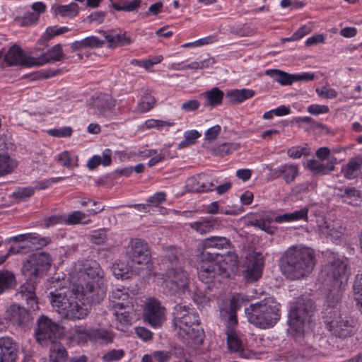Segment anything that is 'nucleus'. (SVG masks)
<instances>
[{
	"instance_id": "nucleus-8",
	"label": "nucleus",
	"mask_w": 362,
	"mask_h": 362,
	"mask_svg": "<svg viewBox=\"0 0 362 362\" xmlns=\"http://www.w3.org/2000/svg\"><path fill=\"white\" fill-rule=\"evenodd\" d=\"M350 275L351 267L349 259L345 257L334 256L323 267L319 280L324 286H346Z\"/></svg>"
},
{
	"instance_id": "nucleus-27",
	"label": "nucleus",
	"mask_w": 362,
	"mask_h": 362,
	"mask_svg": "<svg viewBox=\"0 0 362 362\" xmlns=\"http://www.w3.org/2000/svg\"><path fill=\"white\" fill-rule=\"evenodd\" d=\"M221 224L218 218H205L189 223V227L197 233L204 235L210 233Z\"/></svg>"
},
{
	"instance_id": "nucleus-58",
	"label": "nucleus",
	"mask_w": 362,
	"mask_h": 362,
	"mask_svg": "<svg viewBox=\"0 0 362 362\" xmlns=\"http://www.w3.org/2000/svg\"><path fill=\"white\" fill-rule=\"evenodd\" d=\"M124 355V352L122 349H112L107 352L103 356V360L105 362H112L121 359Z\"/></svg>"
},
{
	"instance_id": "nucleus-50",
	"label": "nucleus",
	"mask_w": 362,
	"mask_h": 362,
	"mask_svg": "<svg viewBox=\"0 0 362 362\" xmlns=\"http://www.w3.org/2000/svg\"><path fill=\"white\" fill-rule=\"evenodd\" d=\"M57 160L61 165L67 168L78 166L77 161L74 162L72 160L71 154L68 151H64L59 153L57 156Z\"/></svg>"
},
{
	"instance_id": "nucleus-44",
	"label": "nucleus",
	"mask_w": 362,
	"mask_h": 362,
	"mask_svg": "<svg viewBox=\"0 0 362 362\" xmlns=\"http://www.w3.org/2000/svg\"><path fill=\"white\" fill-rule=\"evenodd\" d=\"M227 344L229 350L232 352H242L243 341L239 334L234 333L227 335Z\"/></svg>"
},
{
	"instance_id": "nucleus-64",
	"label": "nucleus",
	"mask_w": 362,
	"mask_h": 362,
	"mask_svg": "<svg viewBox=\"0 0 362 362\" xmlns=\"http://www.w3.org/2000/svg\"><path fill=\"white\" fill-rule=\"evenodd\" d=\"M315 91L320 97L325 99L335 98L337 96V92L334 88H327L325 86L316 88Z\"/></svg>"
},
{
	"instance_id": "nucleus-60",
	"label": "nucleus",
	"mask_w": 362,
	"mask_h": 362,
	"mask_svg": "<svg viewBox=\"0 0 362 362\" xmlns=\"http://www.w3.org/2000/svg\"><path fill=\"white\" fill-rule=\"evenodd\" d=\"M73 130L70 127H64L60 129H51L48 130V134L54 137H70Z\"/></svg>"
},
{
	"instance_id": "nucleus-46",
	"label": "nucleus",
	"mask_w": 362,
	"mask_h": 362,
	"mask_svg": "<svg viewBox=\"0 0 362 362\" xmlns=\"http://www.w3.org/2000/svg\"><path fill=\"white\" fill-rule=\"evenodd\" d=\"M141 3V0L124 1L122 3L115 2L112 4V7L118 11L131 12L136 11L139 7Z\"/></svg>"
},
{
	"instance_id": "nucleus-9",
	"label": "nucleus",
	"mask_w": 362,
	"mask_h": 362,
	"mask_svg": "<svg viewBox=\"0 0 362 362\" xmlns=\"http://www.w3.org/2000/svg\"><path fill=\"white\" fill-rule=\"evenodd\" d=\"M314 312V304L310 299H299L290 310L288 326L289 332L294 337H301L305 327L310 322Z\"/></svg>"
},
{
	"instance_id": "nucleus-59",
	"label": "nucleus",
	"mask_w": 362,
	"mask_h": 362,
	"mask_svg": "<svg viewBox=\"0 0 362 362\" xmlns=\"http://www.w3.org/2000/svg\"><path fill=\"white\" fill-rule=\"evenodd\" d=\"M192 299L197 305L202 306L206 305L209 302V298L198 288L194 291Z\"/></svg>"
},
{
	"instance_id": "nucleus-55",
	"label": "nucleus",
	"mask_w": 362,
	"mask_h": 362,
	"mask_svg": "<svg viewBox=\"0 0 362 362\" xmlns=\"http://www.w3.org/2000/svg\"><path fill=\"white\" fill-rule=\"evenodd\" d=\"M69 30L70 29L67 27L58 28L57 26H49L46 29L43 37L46 40H49L54 37L65 33Z\"/></svg>"
},
{
	"instance_id": "nucleus-51",
	"label": "nucleus",
	"mask_w": 362,
	"mask_h": 362,
	"mask_svg": "<svg viewBox=\"0 0 362 362\" xmlns=\"http://www.w3.org/2000/svg\"><path fill=\"white\" fill-rule=\"evenodd\" d=\"M34 193L35 189L33 187H19L13 192L12 197L17 200L24 201L32 197Z\"/></svg>"
},
{
	"instance_id": "nucleus-42",
	"label": "nucleus",
	"mask_w": 362,
	"mask_h": 362,
	"mask_svg": "<svg viewBox=\"0 0 362 362\" xmlns=\"http://www.w3.org/2000/svg\"><path fill=\"white\" fill-rule=\"evenodd\" d=\"M156 99L153 95L148 93H144L138 103L137 111L139 112H146L154 107Z\"/></svg>"
},
{
	"instance_id": "nucleus-20",
	"label": "nucleus",
	"mask_w": 362,
	"mask_h": 362,
	"mask_svg": "<svg viewBox=\"0 0 362 362\" xmlns=\"http://www.w3.org/2000/svg\"><path fill=\"white\" fill-rule=\"evenodd\" d=\"M116 100L107 93H96L93 95L89 102V105L94 110L95 114L105 115V113L114 107Z\"/></svg>"
},
{
	"instance_id": "nucleus-13",
	"label": "nucleus",
	"mask_w": 362,
	"mask_h": 362,
	"mask_svg": "<svg viewBox=\"0 0 362 362\" xmlns=\"http://www.w3.org/2000/svg\"><path fill=\"white\" fill-rule=\"evenodd\" d=\"M127 255L133 264L146 266L151 261V253L146 242L140 238H132L127 247Z\"/></svg>"
},
{
	"instance_id": "nucleus-45",
	"label": "nucleus",
	"mask_w": 362,
	"mask_h": 362,
	"mask_svg": "<svg viewBox=\"0 0 362 362\" xmlns=\"http://www.w3.org/2000/svg\"><path fill=\"white\" fill-rule=\"evenodd\" d=\"M201 135V133H199L197 130L193 129L186 131L184 133L185 139L178 144V148L181 149L194 144L197 139H199Z\"/></svg>"
},
{
	"instance_id": "nucleus-16",
	"label": "nucleus",
	"mask_w": 362,
	"mask_h": 362,
	"mask_svg": "<svg viewBox=\"0 0 362 362\" xmlns=\"http://www.w3.org/2000/svg\"><path fill=\"white\" fill-rule=\"evenodd\" d=\"M246 269L244 272L247 282L258 280L262 274L264 258L260 253L253 252L246 257Z\"/></svg>"
},
{
	"instance_id": "nucleus-33",
	"label": "nucleus",
	"mask_w": 362,
	"mask_h": 362,
	"mask_svg": "<svg viewBox=\"0 0 362 362\" xmlns=\"http://www.w3.org/2000/svg\"><path fill=\"white\" fill-rule=\"evenodd\" d=\"M115 334L106 328H95L90 330V340L100 344H108L113 341Z\"/></svg>"
},
{
	"instance_id": "nucleus-21",
	"label": "nucleus",
	"mask_w": 362,
	"mask_h": 362,
	"mask_svg": "<svg viewBox=\"0 0 362 362\" xmlns=\"http://www.w3.org/2000/svg\"><path fill=\"white\" fill-rule=\"evenodd\" d=\"M110 309H132L133 301L126 289L116 288L109 297Z\"/></svg>"
},
{
	"instance_id": "nucleus-1",
	"label": "nucleus",
	"mask_w": 362,
	"mask_h": 362,
	"mask_svg": "<svg viewBox=\"0 0 362 362\" xmlns=\"http://www.w3.org/2000/svg\"><path fill=\"white\" fill-rule=\"evenodd\" d=\"M51 263L50 256L45 252L33 254L23 263L21 272L26 281L19 287L18 295L26 302L32 311L39 310L35 294V279L49 269Z\"/></svg>"
},
{
	"instance_id": "nucleus-15",
	"label": "nucleus",
	"mask_w": 362,
	"mask_h": 362,
	"mask_svg": "<svg viewBox=\"0 0 362 362\" xmlns=\"http://www.w3.org/2000/svg\"><path fill=\"white\" fill-rule=\"evenodd\" d=\"M165 310L158 300L149 299L144 309V319L151 327H160L165 319Z\"/></svg>"
},
{
	"instance_id": "nucleus-47",
	"label": "nucleus",
	"mask_w": 362,
	"mask_h": 362,
	"mask_svg": "<svg viewBox=\"0 0 362 362\" xmlns=\"http://www.w3.org/2000/svg\"><path fill=\"white\" fill-rule=\"evenodd\" d=\"M182 252L180 248L175 247H170L166 250L165 257L168 259L170 267H175V265H181L180 257ZM169 267V266H168Z\"/></svg>"
},
{
	"instance_id": "nucleus-2",
	"label": "nucleus",
	"mask_w": 362,
	"mask_h": 362,
	"mask_svg": "<svg viewBox=\"0 0 362 362\" xmlns=\"http://www.w3.org/2000/svg\"><path fill=\"white\" fill-rule=\"evenodd\" d=\"M315 254L313 249L301 245L288 247L280 258L282 274L291 280H299L309 276L315 266Z\"/></svg>"
},
{
	"instance_id": "nucleus-62",
	"label": "nucleus",
	"mask_w": 362,
	"mask_h": 362,
	"mask_svg": "<svg viewBox=\"0 0 362 362\" xmlns=\"http://www.w3.org/2000/svg\"><path fill=\"white\" fill-rule=\"evenodd\" d=\"M64 215H54L49 217H46L43 219V225L45 228L54 226L59 223H64Z\"/></svg>"
},
{
	"instance_id": "nucleus-26",
	"label": "nucleus",
	"mask_w": 362,
	"mask_h": 362,
	"mask_svg": "<svg viewBox=\"0 0 362 362\" xmlns=\"http://www.w3.org/2000/svg\"><path fill=\"white\" fill-rule=\"evenodd\" d=\"M335 164V158L329 160L326 163L317 160L310 159L308 160L305 168L315 175H325L334 170Z\"/></svg>"
},
{
	"instance_id": "nucleus-57",
	"label": "nucleus",
	"mask_w": 362,
	"mask_h": 362,
	"mask_svg": "<svg viewBox=\"0 0 362 362\" xmlns=\"http://www.w3.org/2000/svg\"><path fill=\"white\" fill-rule=\"evenodd\" d=\"M175 123L170 121H163L159 119H148L146 122V126L147 128H156L158 130L162 129L165 127H170L174 126Z\"/></svg>"
},
{
	"instance_id": "nucleus-19",
	"label": "nucleus",
	"mask_w": 362,
	"mask_h": 362,
	"mask_svg": "<svg viewBox=\"0 0 362 362\" xmlns=\"http://www.w3.org/2000/svg\"><path fill=\"white\" fill-rule=\"evenodd\" d=\"M4 60L10 66H34V57L26 56L21 48L16 45L9 48L4 56Z\"/></svg>"
},
{
	"instance_id": "nucleus-49",
	"label": "nucleus",
	"mask_w": 362,
	"mask_h": 362,
	"mask_svg": "<svg viewBox=\"0 0 362 362\" xmlns=\"http://www.w3.org/2000/svg\"><path fill=\"white\" fill-rule=\"evenodd\" d=\"M49 241L48 238H41L37 234L30 233L28 245H30L29 247L32 246L33 250H38L46 246Z\"/></svg>"
},
{
	"instance_id": "nucleus-52",
	"label": "nucleus",
	"mask_w": 362,
	"mask_h": 362,
	"mask_svg": "<svg viewBox=\"0 0 362 362\" xmlns=\"http://www.w3.org/2000/svg\"><path fill=\"white\" fill-rule=\"evenodd\" d=\"M310 154V150L307 145L305 146H292L287 150V155L291 158L298 159L302 156H308Z\"/></svg>"
},
{
	"instance_id": "nucleus-12",
	"label": "nucleus",
	"mask_w": 362,
	"mask_h": 362,
	"mask_svg": "<svg viewBox=\"0 0 362 362\" xmlns=\"http://www.w3.org/2000/svg\"><path fill=\"white\" fill-rule=\"evenodd\" d=\"M163 286L171 292H177L188 287L189 276L181 265L169 267L163 274Z\"/></svg>"
},
{
	"instance_id": "nucleus-4",
	"label": "nucleus",
	"mask_w": 362,
	"mask_h": 362,
	"mask_svg": "<svg viewBox=\"0 0 362 362\" xmlns=\"http://www.w3.org/2000/svg\"><path fill=\"white\" fill-rule=\"evenodd\" d=\"M50 303L53 309L63 319L76 320L84 319L89 313L88 309L81 305V301L87 295L82 293L74 285L70 288H63L50 292Z\"/></svg>"
},
{
	"instance_id": "nucleus-40",
	"label": "nucleus",
	"mask_w": 362,
	"mask_h": 362,
	"mask_svg": "<svg viewBox=\"0 0 362 362\" xmlns=\"http://www.w3.org/2000/svg\"><path fill=\"white\" fill-rule=\"evenodd\" d=\"M273 218L269 216H263L257 219L252 220L251 225L265 231L268 234L273 235L275 233L276 228L272 226L271 223L273 221Z\"/></svg>"
},
{
	"instance_id": "nucleus-29",
	"label": "nucleus",
	"mask_w": 362,
	"mask_h": 362,
	"mask_svg": "<svg viewBox=\"0 0 362 362\" xmlns=\"http://www.w3.org/2000/svg\"><path fill=\"white\" fill-rule=\"evenodd\" d=\"M327 291L326 295V302L330 310L333 309L340 301L341 298L342 290L345 286H337V284H329V286H324Z\"/></svg>"
},
{
	"instance_id": "nucleus-10",
	"label": "nucleus",
	"mask_w": 362,
	"mask_h": 362,
	"mask_svg": "<svg viewBox=\"0 0 362 362\" xmlns=\"http://www.w3.org/2000/svg\"><path fill=\"white\" fill-rule=\"evenodd\" d=\"M326 323L332 334L339 338L350 337L354 332L355 323L352 319L343 316L337 310L326 311Z\"/></svg>"
},
{
	"instance_id": "nucleus-7",
	"label": "nucleus",
	"mask_w": 362,
	"mask_h": 362,
	"mask_svg": "<svg viewBox=\"0 0 362 362\" xmlns=\"http://www.w3.org/2000/svg\"><path fill=\"white\" fill-rule=\"evenodd\" d=\"M279 305L273 298L251 304L245 309L247 318L251 324L261 329L273 327L279 319Z\"/></svg>"
},
{
	"instance_id": "nucleus-31",
	"label": "nucleus",
	"mask_w": 362,
	"mask_h": 362,
	"mask_svg": "<svg viewBox=\"0 0 362 362\" xmlns=\"http://www.w3.org/2000/svg\"><path fill=\"white\" fill-rule=\"evenodd\" d=\"M129 309H112L117 329L124 331L132 324Z\"/></svg>"
},
{
	"instance_id": "nucleus-32",
	"label": "nucleus",
	"mask_w": 362,
	"mask_h": 362,
	"mask_svg": "<svg viewBox=\"0 0 362 362\" xmlns=\"http://www.w3.org/2000/svg\"><path fill=\"white\" fill-rule=\"evenodd\" d=\"M362 167V156H358L350 159L342 168L341 173L347 179H354L358 176Z\"/></svg>"
},
{
	"instance_id": "nucleus-5",
	"label": "nucleus",
	"mask_w": 362,
	"mask_h": 362,
	"mask_svg": "<svg viewBox=\"0 0 362 362\" xmlns=\"http://www.w3.org/2000/svg\"><path fill=\"white\" fill-rule=\"evenodd\" d=\"M75 287L87 295L88 302L100 303L106 295L103 272L95 262L85 263L78 271V280Z\"/></svg>"
},
{
	"instance_id": "nucleus-61",
	"label": "nucleus",
	"mask_w": 362,
	"mask_h": 362,
	"mask_svg": "<svg viewBox=\"0 0 362 362\" xmlns=\"http://www.w3.org/2000/svg\"><path fill=\"white\" fill-rule=\"evenodd\" d=\"M85 48L101 47L105 44L104 40H100L95 36L87 37L82 40Z\"/></svg>"
},
{
	"instance_id": "nucleus-30",
	"label": "nucleus",
	"mask_w": 362,
	"mask_h": 362,
	"mask_svg": "<svg viewBox=\"0 0 362 362\" xmlns=\"http://www.w3.org/2000/svg\"><path fill=\"white\" fill-rule=\"evenodd\" d=\"M308 209L306 207L302 208L300 210H296L292 213H286L282 215H279L274 217V221L278 223L284 222H293L300 220L308 221Z\"/></svg>"
},
{
	"instance_id": "nucleus-43",
	"label": "nucleus",
	"mask_w": 362,
	"mask_h": 362,
	"mask_svg": "<svg viewBox=\"0 0 362 362\" xmlns=\"http://www.w3.org/2000/svg\"><path fill=\"white\" fill-rule=\"evenodd\" d=\"M255 298L256 296L255 295L245 296L241 293L234 295L230 299V312H234L236 313V310L240 308L244 302H248L252 298Z\"/></svg>"
},
{
	"instance_id": "nucleus-41",
	"label": "nucleus",
	"mask_w": 362,
	"mask_h": 362,
	"mask_svg": "<svg viewBox=\"0 0 362 362\" xmlns=\"http://www.w3.org/2000/svg\"><path fill=\"white\" fill-rule=\"evenodd\" d=\"M56 14H60L64 17H74L78 13V6L76 3H71L68 5L57 6L54 11Z\"/></svg>"
},
{
	"instance_id": "nucleus-63",
	"label": "nucleus",
	"mask_w": 362,
	"mask_h": 362,
	"mask_svg": "<svg viewBox=\"0 0 362 362\" xmlns=\"http://www.w3.org/2000/svg\"><path fill=\"white\" fill-rule=\"evenodd\" d=\"M354 296L358 303L362 301V272L358 274L356 277V281L354 286Z\"/></svg>"
},
{
	"instance_id": "nucleus-3",
	"label": "nucleus",
	"mask_w": 362,
	"mask_h": 362,
	"mask_svg": "<svg viewBox=\"0 0 362 362\" xmlns=\"http://www.w3.org/2000/svg\"><path fill=\"white\" fill-rule=\"evenodd\" d=\"M218 255L204 251L197 253V274L202 282L211 284L221 282L222 279L229 276L228 269L237 266V256L228 252L221 264L218 259Z\"/></svg>"
},
{
	"instance_id": "nucleus-24",
	"label": "nucleus",
	"mask_w": 362,
	"mask_h": 362,
	"mask_svg": "<svg viewBox=\"0 0 362 362\" xmlns=\"http://www.w3.org/2000/svg\"><path fill=\"white\" fill-rule=\"evenodd\" d=\"M104 210L102 208H96L95 209H88V214L81 211H74L67 216L64 215V224L66 225H77V224H88L91 222L90 219L86 220L88 215L95 216Z\"/></svg>"
},
{
	"instance_id": "nucleus-28",
	"label": "nucleus",
	"mask_w": 362,
	"mask_h": 362,
	"mask_svg": "<svg viewBox=\"0 0 362 362\" xmlns=\"http://www.w3.org/2000/svg\"><path fill=\"white\" fill-rule=\"evenodd\" d=\"M105 38V43H107L110 48H115L119 46L128 45L132 43V40L126 35L125 33H116L113 31H101Z\"/></svg>"
},
{
	"instance_id": "nucleus-48",
	"label": "nucleus",
	"mask_w": 362,
	"mask_h": 362,
	"mask_svg": "<svg viewBox=\"0 0 362 362\" xmlns=\"http://www.w3.org/2000/svg\"><path fill=\"white\" fill-rule=\"evenodd\" d=\"M239 147L240 145L236 143H223L214 148L211 151L213 154L216 156H223L231 153L238 150Z\"/></svg>"
},
{
	"instance_id": "nucleus-18",
	"label": "nucleus",
	"mask_w": 362,
	"mask_h": 362,
	"mask_svg": "<svg viewBox=\"0 0 362 362\" xmlns=\"http://www.w3.org/2000/svg\"><path fill=\"white\" fill-rule=\"evenodd\" d=\"M6 313L8 320L19 327H25L33 320L30 311L16 303L11 305L7 308Z\"/></svg>"
},
{
	"instance_id": "nucleus-25",
	"label": "nucleus",
	"mask_w": 362,
	"mask_h": 362,
	"mask_svg": "<svg viewBox=\"0 0 362 362\" xmlns=\"http://www.w3.org/2000/svg\"><path fill=\"white\" fill-rule=\"evenodd\" d=\"M229 239L223 236H211L204 239L197 248V252L202 253L207 249L223 250L230 247Z\"/></svg>"
},
{
	"instance_id": "nucleus-14",
	"label": "nucleus",
	"mask_w": 362,
	"mask_h": 362,
	"mask_svg": "<svg viewBox=\"0 0 362 362\" xmlns=\"http://www.w3.org/2000/svg\"><path fill=\"white\" fill-rule=\"evenodd\" d=\"M266 168L269 170L267 175V180H274L281 178L286 184L293 182L299 175V167L295 163H284L275 168L267 165Z\"/></svg>"
},
{
	"instance_id": "nucleus-6",
	"label": "nucleus",
	"mask_w": 362,
	"mask_h": 362,
	"mask_svg": "<svg viewBox=\"0 0 362 362\" xmlns=\"http://www.w3.org/2000/svg\"><path fill=\"white\" fill-rule=\"evenodd\" d=\"M173 322L178 337L185 343L189 344L197 339L199 335V317L193 308L182 304L175 305Z\"/></svg>"
},
{
	"instance_id": "nucleus-35",
	"label": "nucleus",
	"mask_w": 362,
	"mask_h": 362,
	"mask_svg": "<svg viewBox=\"0 0 362 362\" xmlns=\"http://www.w3.org/2000/svg\"><path fill=\"white\" fill-rule=\"evenodd\" d=\"M255 91L251 89H233L226 93V97L233 103H241L243 101L252 98Z\"/></svg>"
},
{
	"instance_id": "nucleus-54",
	"label": "nucleus",
	"mask_w": 362,
	"mask_h": 362,
	"mask_svg": "<svg viewBox=\"0 0 362 362\" xmlns=\"http://www.w3.org/2000/svg\"><path fill=\"white\" fill-rule=\"evenodd\" d=\"M238 325V319L236 313L229 312L228 313L227 320H226V335L237 333L235 328Z\"/></svg>"
},
{
	"instance_id": "nucleus-34",
	"label": "nucleus",
	"mask_w": 362,
	"mask_h": 362,
	"mask_svg": "<svg viewBox=\"0 0 362 362\" xmlns=\"http://www.w3.org/2000/svg\"><path fill=\"white\" fill-rule=\"evenodd\" d=\"M223 96V92L218 88H213L210 90L206 91L201 95V97L205 101V105L212 107L221 105Z\"/></svg>"
},
{
	"instance_id": "nucleus-23",
	"label": "nucleus",
	"mask_w": 362,
	"mask_h": 362,
	"mask_svg": "<svg viewBox=\"0 0 362 362\" xmlns=\"http://www.w3.org/2000/svg\"><path fill=\"white\" fill-rule=\"evenodd\" d=\"M64 57L60 44L55 45L39 57H34V66H41L47 63L62 61Z\"/></svg>"
},
{
	"instance_id": "nucleus-11",
	"label": "nucleus",
	"mask_w": 362,
	"mask_h": 362,
	"mask_svg": "<svg viewBox=\"0 0 362 362\" xmlns=\"http://www.w3.org/2000/svg\"><path fill=\"white\" fill-rule=\"evenodd\" d=\"M37 327L35 331L36 341L41 346H48L55 342L59 335V326L52 322L47 316L41 315L37 320Z\"/></svg>"
},
{
	"instance_id": "nucleus-37",
	"label": "nucleus",
	"mask_w": 362,
	"mask_h": 362,
	"mask_svg": "<svg viewBox=\"0 0 362 362\" xmlns=\"http://www.w3.org/2000/svg\"><path fill=\"white\" fill-rule=\"evenodd\" d=\"M49 358L53 362H62L68 356L65 347L57 340L55 342L50 343Z\"/></svg>"
},
{
	"instance_id": "nucleus-53",
	"label": "nucleus",
	"mask_w": 362,
	"mask_h": 362,
	"mask_svg": "<svg viewBox=\"0 0 362 362\" xmlns=\"http://www.w3.org/2000/svg\"><path fill=\"white\" fill-rule=\"evenodd\" d=\"M73 338L78 343L82 344L90 340V332L81 327H76L73 332Z\"/></svg>"
},
{
	"instance_id": "nucleus-56",
	"label": "nucleus",
	"mask_w": 362,
	"mask_h": 362,
	"mask_svg": "<svg viewBox=\"0 0 362 362\" xmlns=\"http://www.w3.org/2000/svg\"><path fill=\"white\" fill-rule=\"evenodd\" d=\"M90 242L95 245H101L105 243L107 240V234L105 229H100L93 231L88 235Z\"/></svg>"
},
{
	"instance_id": "nucleus-22",
	"label": "nucleus",
	"mask_w": 362,
	"mask_h": 362,
	"mask_svg": "<svg viewBox=\"0 0 362 362\" xmlns=\"http://www.w3.org/2000/svg\"><path fill=\"white\" fill-rule=\"evenodd\" d=\"M18 351V344L11 337H0V362H16Z\"/></svg>"
},
{
	"instance_id": "nucleus-17",
	"label": "nucleus",
	"mask_w": 362,
	"mask_h": 362,
	"mask_svg": "<svg viewBox=\"0 0 362 362\" xmlns=\"http://www.w3.org/2000/svg\"><path fill=\"white\" fill-rule=\"evenodd\" d=\"M187 187L194 192L213 191L215 188V179L204 173L198 174L187 179Z\"/></svg>"
},
{
	"instance_id": "nucleus-36",
	"label": "nucleus",
	"mask_w": 362,
	"mask_h": 362,
	"mask_svg": "<svg viewBox=\"0 0 362 362\" xmlns=\"http://www.w3.org/2000/svg\"><path fill=\"white\" fill-rule=\"evenodd\" d=\"M16 279L14 274L8 270L0 271V294L14 288Z\"/></svg>"
},
{
	"instance_id": "nucleus-38",
	"label": "nucleus",
	"mask_w": 362,
	"mask_h": 362,
	"mask_svg": "<svg viewBox=\"0 0 362 362\" xmlns=\"http://www.w3.org/2000/svg\"><path fill=\"white\" fill-rule=\"evenodd\" d=\"M265 74L284 86L291 85L293 82V74H289L279 69H268L265 71Z\"/></svg>"
},
{
	"instance_id": "nucleus-39",
	"label": "nucleus",
	"mask_w": 362,
	"mask_h": 362,
	"mask_svg": "<svg viewBox=\"0 0 362 362\" xmlns=\"http://www.w3.org/2000/svg\"><path fill=\"white\" fill-rule=\"evenodd\" d=\"M17 165V161L8 155L0 154V177L11 173Z\"/></svg>"
}]
</instances>
